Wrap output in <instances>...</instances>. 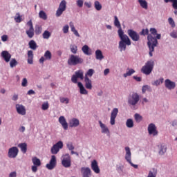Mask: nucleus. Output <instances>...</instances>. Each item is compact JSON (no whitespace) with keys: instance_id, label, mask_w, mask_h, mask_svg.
I'll list each match as a JSON object with an SVG mask.
<instances>
[{"instance_id":"nucleus-1","label":"nucleus","mask_w":177,"mask_h":177,"mask_svg":"<svg viewBox=\"0 0 177 177\" xmlns=\"http://www.w3.org/2000/svg\"><path fill=\"white\" fill-rule=\"evenodd\" d=\"M149 31L151 34H149L147 36V45L149 49V56L151 57L153 56V52H154V48L158 44L157 39H161V34H157V29L154 28H151Z\"/></svg>"},{"instance_id":"nucleus-2","label":"nucleus","mask_w":177,"mask_h":177,"mask_svg":"<svg viewBox=\"0 0 177 177\" xmlns=\"http://www.w3.org/2000/svg\"><path fill=\"white\" fill-rule=\"evenodd\" d=\"M118 34L119 38H120V41H119V49L120 52H122V50L127 49V45H128V46L131 45V39H129L128 35L124 34V30H122V29H118Z\"/></svg>"},{"instance_id":"nucleus-3","label":"nucleus","mask_w":177,"mask_h":177,"mask_svg":"<svg viewBox=\"0 0 177 177\" xmlns=\"http://www.w3.org/2000/svg\"><path fill=\"white\" fill-rule=\"evenodd\" d=\"M84 59L81 58L80 55H71L68 59V66H77V64H82Z\"/></svg>"},{"instance_id":"nucleus-4","label":"nucleus","mask_w":177,"mask_h":177,"mask_svg":"<svg viewBox=\"0 0 177 177\" xmlns=\"http://www.w3.org/2000/svg\"><path fill=\"white\" fill-rule=\"evenodd\" d=\"M153 68H154V61L149 60L146 62L144 66H142L141 72L146 75H149V74H151Z\"/></svg>"},{"instance_id":"nucleus-5","label":"nucleus","mask_w":177,"mask_h":177,"mask_svg":"<svg viewBox=\"0 0 177 177\" xmlns=\"http://www.w3.org/2000/svg\"><path fill=\"white\" fill-rule=\"evenodd\" d=\"M78 78L82 80H84V71L78 70L75 72V75H73L71 77V82L73 84H78Z\"/></svg>"},{"instance_id":"nucleus-6","label":"nucleus","mask_w":177,"mask_h":177,"mask_svg":"<svg viewBox=\"0 0 177 177\" xmlns=\"http://www.w3.org/2000/svg\"><path fill=\"white\" fill-rule=\"evenodd\" d=\"M139 100H140L139 94L134 93L129 97L128 103L130 106H136L137 103H139Z\"/></svg>"},{"instance_id":"nucleus-7","label":"nucleus","mask_w":177,"mask_h":177,"mask_svg":"<svg viewBox=\"0 0 177 177\" xmlns=\"http://www.w3.org/2000/svg\"><path fill=\"white\" fill-rule=\"evenodd\" d=\"M66 8H67V2H66L65 0H62L59 3L58 9L57 10V12L55 14L56 17H60V16L63 15V12L66 10Z\"/></svg>"},{"instance_id":"nucleus-8","label":"nucleus","mask_w":177,"mask_h":177,"mask_svg":"<svg viewBox=\"0 0 177 177\" xmlns=\"http://www.w3.org/2000/svg\"><path fill=\"white\" fill-rule=\"evenodd\" d=\"M126 151V155H125V160H127V162L131 165V167H133V168L138 169V165H134L132 163V160H131V149L129 147H125Z\"/></svg>"},{"instance_id":"nucleus-9","label":"nucleus","mask_w":177,"mask_h":177,"mask_svg":"<svg viewBox=\"0 0 177 177\" xmlns=\"http://www.w3.org/2000/svg\"><path fill=\"white\" fill-rule=\"evenodd\" d=\"M60 149H63V142L59 141L51 147L50 152L52 154H57L60 151Z\"/></svg>"},{"instance_id":"nucleus-10","label":"nucleus","mask_w":177,"mask_h":177,"mask_svg":"<svg viewBox=\"0 0 177 177\" xmlns=\"http://www.w3.org/2000/svg\"><path fill=\"white\" fill-rule=\"evenodd\" d=\"M127 34L129 37H130V38L132 39V41H138L139 39H140V36L139 34L132 29H129L127 30Z\"/></svg>"},{"instance_id":"nucleus-11","label":"nucleus","mask_w":177,"mask_h":177,"mask_svg":"<svg viewBox=\"0 0 177 177\" xmlns=\"http://www.w3.org/2000/svg\"><path fill=\"white\" fill-rule=\"evenodd\" d=\"M62 165L65 168H70V167H71V157L69 154L64 156L63 160H62Z\"/></svg>"},{"instance_id":"nucleus-12","label":"nucleus","mask_w":177,"mask_h":177,"mask_svg":"<svg viewBox=\"0 0 177 177\" xmlns=\"http://www.w3.org/2000/svg\"><path fill=\"white\" fill-rule=\"evenodd\" d=\"M19 154V149L17 147H12L8 149V156L9 158H16Z\"/></svg>"},{"instance_id":"nucleus-13","label":"nucleus","mask_w":177,"mask_h":177,"mask_svg":"<svg viewBox=\"0 0 177 177\" xmlns=\"http://www.w3.org/2000/svg\"><path fill=\"white\" fill-rule=\"evenodd\" d=\"M148 133L149 135H153V136H157L158 135V131H157V127L154 123H151L148 126Z\"/></svg>"},{"instance_id":"nucleus-14","label":"nucleus","mask_w":177,"mask_h":177,"mask_svg":"<svg viewBox=\"0 0 177 177\" xmlns=\"http://www.w3.org/2000/svg\"><path fill=\"white\" fill-rule=\"evenodd\" d=\"M57 160H56V156L53 155L51 156V159L50 160V162L46 165V168L48 169H53L56 167Z\"/></svg>"},{"instance_id":"nucleus-15","label":"nucleus","mask_w":177,"mask_h":177,"mask_svg":"<svg viewBox=\"0 0 177 177\" xmlns=\"http://www.w3.org/2000/svg\"><path fill=\"white\" fill-rule=\"evenodd\" d=\"M118 114V109L114 108L112 110V112L111 113V120H110L111 125H114L115 124V118H117Z\"/></svg>"},{"instance_id":"nucleus-16","label":"nucleus","mask_w":177,"mask_h":177,"mask_svg":"<svg viewBox=\"0 0 177 177\" xmlns=\"http://www.w3.org/2000/svg\"><path fill=\"white\" fill-rule=\"evenodd\" d=\"M81 172L83 177H90L92 175V171L89 167H82Z\"/></svg>"},{"instance_id":"nucleus-17","label":"nucleus","mask_w":177,"mask_h":177,"mask_svg":"<svg viewBox=\"0 0 177 177\" xmlns=\"http://www.w3.org/2000/svg\"><path fill=\"white\" fill-rule=\"evenodd\" d=\"M17 113L21 115H26V107L21 104H17L16 106Z\"/></svg>"},{"instance_id":"nucleus-18","label":"nucleus","mask_w":177,"mask_h":177,"mask_svg":"<svg viewBox=\"0 0 177 177\" xmlns=\"http://www.w3.org/2000/svg\"><path fill=\"white\" fill-rule=\"evenodd\" d=\"M91 169H93L95 174H100V168H99V165L96 160H93L91 162Z\"/></svg>"},{"instance_id":"nucleus-19","label":"nucleus","mask_w":177,"mask_h":177,"mask_svg":"<svg viewBox=\"0 0 177 177\" xmlns=\"http://www.w3.org/2000/svg\"><path fill=\"white\" fill-rule=\"evenodd\" d=\"M1 56L6 63H9V62H10V59L12 58V55H10V53H9V52L7 50L2 51Z\"/></svg>"},{"instance_id":"nucleus-20","label":"nucleus","mask_w":177,"mask_h":177,"mask_svg":"<svg viewBox=\"0 0 177 177\" xmlns=\"http://www.w3.org/2000/svg\"><path fill=\"white\" fill-rule=\"evenodd\" d=\"M59 122L65 131L68 129V124L67 123V120H66V118H64V116H60L59 118Z\"/></svg>"},{"instance_id":"nucleus-21","label":"nucleus","mask_w":177,"mask_h":177,"mask_svg":"<svg viewBox=\"0 0 177 177\" xmlns=\"http://www.w3.org/2000/svg\"><path fill=\"white\" fill-rule=\"evenodd\" d=\"M165 87L169 90L175 89V86H176V84H175V82L171 81L169 79H167L165 81Z\"/></svg>"},{"instance_id":"nucleus-22","label":"nucleus","mask_w":177,"mask_h":177,"mask_svg":"<svg viewBox=\"0 0 177 177\" xmlns=\"http://www.w3.org/2000/svg\"><path fill=\"white\" fill-rule=\"evenodd\" d=\"M80 125V120L75 118H72L69 121L70 128H77Z\"/></svg>"},{"instance_id":"nucleus-23","label":"nucleus","mask_w":177,"mask_h":177,"mask_svg":"<svg viewBox=\"0 0 177 177\" xmlns=\"http://www.w3.org/2000/svg\"><path fill=\"white\" fill-rule=\"evenodd\" d=\"M77 86L80 89V92L81 95H88V91L86 88L84 86V84L81 83V82H77Z\"/></svg>"},{"instance_id":"nucleus-24","label":"nucleus","mask_w":177,"mask_h":177,"mask_svg":"<svg viewBox=\"0 0 177 177\" xmlns=\"http://www.w3.org/2000/svg\"><path fill=\"white\" fill-rule=\"evenodd\" d=\"M84 83H85V88L91 91L93 88L92 80H91V79H89V77H84Z\"/></svg>"},{"instance_id":"nucleus-25","label":"nucleus","mask_w":177,"mask_h":177,"mask_svg":"<svg viewBox=\"0 0 177 177\" xmlns=\"http://www.w3.org/2000/svg\"><path fill=\"white\" fill-rule=\"evenodd\" d=\"M28 64H34V53L32 50L28 51Z\"/></svg>"},{"instance_id":"nucleus-26","label":"nucleus","mask_w":177,"mask_h":177,"mask_svg":"<svg viewBox=\"0 0 177 177\" xmlns=\"http://www.w3.org/2000/svg\"><path fill=\"white\" fill-rule=\"evenodd\" d=\"M99 124L102 129V133H110V130H109V128L102 121H99Z\"/></svg>"},{"instance_id":"nucleus-27","label":"nucleus","mask_w":177,"mask_h":177,"mask_svg":"<svg viewBox=\"0 0 177 177\" xmlns=\"http://www.w3.org/2000/svg\"><path fill=\"white\" fill-rule=\"evenodd\" d=\"M95 59H97V60H103V59H104V56H103V53H102V50H97L95 51Z\"/></svg>"},{"instance_id":"nucleus-28","label":"nucleus","mask_w":177,"mask_h":177,"mask_svg":"<svg viewBox=\"0 0 177 177\" xmlns=\"http://www.w3.org/2000/svg\"><path fill=\"white\" fill-rule=\"evenodd\" d=\"M18 147H20L21 151H22L24 154H26V153H27V143H20L18 145Z\"/></svg>"},{"instance_id":"nucleus-29","label":"nucleus","mask_w":177,"mask_h":177,"mask_svg":"<svg viewBox=\"0 0 177 177\" xmlns=\"http://www.w3.org/2000/svg\"><path fill=\"white\" fill-rule=\"evenodd\" d=\"M158 172V170H157V169H156V168H152V169L149 171L147 177H156Z\"/></svg>"},{"instance_id":"nucleus-30","label":"nucleus","mask_w":177,"mask_h":177,"mask_svg":"<svg viewBox=\"0 0 177 177\" xmlns=\"http://www.w3.org/2000/svg\"><path fill=\"white\" fill-rule=\"evenodd\" d=\"M28 45L29 48H30V49H32V50H36L37 48H38L37 43L34 40H30L28 43Z\"/></svg>"},{"instance_id":"nucleus-31","label":"nucleus","mask_w":177,"mask_h":177,"mask_svg":"<svg viewBox=\"0 0 177 177\" xmlns=\"http://www.w3.org/2000/svg\"><path fill=\"white\" fill-rule=\"evenodd\" d=\"M32 162L33 165H36L37 167H41V160L39 158H37V156H35L32 158Z\"/></svg>"},{"instance_id":"nucleus-32","label":"nucleus","mask_w":177,"mask_h":177,"mask_svg":"<svg viewBox=\"0 0 177 177\" xmlns=\"http://www.w3.org/2000/svg\"><path fill=\"white\" fill-rule=\"evenodd\" d=\"M69 25L71 28L72 32H73V34H75L76 37H80V33H78V31L75 30V27L74 26V23L70 22Z\"/></svg>"},{"instance_id":"nucleus-33","label":"nucleus","mask_w":177,"mask_h":177,"mask_svg":"<svg viewBox=\"0 0 177 177\" xmlns=\"http://www.w3.org/2000/svg\"><path fill=\"white\" fill-rule=\"evenodd\" d=\"M82 50L84 55H86L87 56L91 55V53H89V46H88V45H84L82 48Z\"/></svg>"},{"instance_id":"nucleus-34","label":"nucleus","mask_w":177,"mask_h":177,"mask_svg":"<svg viewBox=\"0 0 177 177\" xmlns=\"http://www.w3.org/2000/svg\"><path fill=\"white\" fill-rule=\"evenodd\" d=\"M127 70H129L126 73L123 74V77L124 78H127V77H131V75H132V74H135V70H133V68H128Z\"/></svg>"},{"instance_id":"nucleus-35","label":"nucleus","mask_w":177,"mask_h":177,"mask_svg":"<svg viewBox=\"0 0 177 177\" xmlns=\"http://www.w3.org/2000/svg\"><path fill=\"white\" fill-rule=\"evenodd\" d=\"M164 2L165 3H169V2H171L174 9H177V0H164Z\"/></svg>"},{"instance_id":"nucleus-36","label":"nucleus","mask_w":177,"mask_h":177,"mask_svg":"<svg viewBox=\"0 0 177 177\" xmlns=\"http://www.w3.org/2000/svg\"><path fill=\"white\" fill-rule=\"evenodd\" d=\"M39 17L42 20H46L48 19V15H46V13L44 10H41L39 12Z\"/></svg>"},{"instance_id":"nucleus-37","label":"nucleus","mask_w":177,"mask_h":177,"mask_svg":"<svg viewBox=\"0 0 177 177\" xmlns=\"http://www.w3.org/2000/svg\"><path fill=\"white\" fill-rule=\"evenodd\" d=\"M138 2L140 3V6L143 9H147L148 6H147V1H146V0H138Z\"/></svg>"},{"instance_id":"nucleus-38","label":"nucleus","mask_w":177,"mask_h":177,"mask_svg":"<svg viewBox=\"0 0 177 177\" xmlns=\"http://www.w3.org/2000/svg\"><path fill=\"white\" fill-rule=\"evenodd\" d=\"M114 19H115L114 25L115 26V27H118V28H119V30H122V28H121V24H120L118 17H117V16H115Z\"/></svg>"},{"instance_id":"nucleus-39","label":"nucleus","mask_w":177,"mask_h":177,"mask_svg":"<svg viewBox=\"0 0 177 177\" xmlns=\"http://www.w3.org/2000/svg\"><path fill=\"white\" fill-rule=\"evenodd\" d=\"M71 52L73 53V55H77V52H78V47L75 45L70 46Z\"/></svg>"},{"instance_id":"nucleus-40","label":"nucleus","mask_w":177,"mask_h":177,"mask_svg":"<svg viewBox=\"0 0 177 177\" xmlns=\"http://www.w3.org/2000/svg\"><path fill=\"white\" fill-rule=\"evenodd\" d=\"M164 82V78L160 77L159 80H155L153 83L152 85H154L155 86H158L160 84H162Z\"/></svg>"},{"instance_id":"nucleus-41","label":"nucleus","mask_w":177,"mask_h":177,"mask_svg":"<svg viewBox=\"0 0 177 177\" xmlns=\"http://www.w3.org/2000/svg\"><path fill=\"white\" fill-rule=\"evenodd\" d=\"M35 32L36 35H39L42 32V27H41L39 25H37L35 26Z\"/></svg>"},{"instance_id":"nucleus-42","label":"nucleus","mask_w":177,"mask_h":177,"mask_svg":"<svg viewBox=\"0 0 177 177\" xmlns=\"http://www.w3.org/2000/svg\"><path fill=\"white\" fill-rule=\"evenodd\" d=\"M28 38H32L34 37V28L29 29L26 31Z\"/></svg>"},{"instance_id":"nucleus-43","label":"nucleus","mask_w":177,"mask_h":177,"mask_svg":"<svg viewBox=\"0 0 177 177\" xmlns=\"http://www.w3.org/2000/svg\"><path fill=\"white\" fill-rule=\"evenodd\" d=\"M19 63L17 62L16 59L12 58L10 62V66L11 68H13V67H16Z\"/></svg>"},{"instance_id":"nucleus-44","label":"nucleus","mask_w":177,"mask_h":177,"mask_svg":"<svg viewBox=\"0 0 177 177\" xmlns=\"http://www.w3.org/2000/svg\"><path fill=\"white\" fill-rule=\"evenodd\" d=\"M50 32L45 30L42 35V37L44 39H49V38H50Z\"/></svg>"},{"instance_id":"nucleus-45","label":"nucleus","mask_w":177,"mask_h":177,"mask_svg":"<svg viewBox=\"0 0 177 177\" xmlns=\"http://www.w3.org/2000/svg\"><path fill=\"white\" fill-rule=\"evenodd\" d=\"M44 57L46 60H50V59H52V53L49 50H46L44 53Z\"/></svg>"},{"instance_id":"nucleus-46","label":"nucleus","mask_w":177,"mask_h":177,"mask_svg":"<svg viewBox=\"0 0 177 177\" xmlns=\"http://www.w3.org/2000/svg\"><path fill=\"white\" fill-rule=\"evenodd\" d=\"M127 128H133V120L132 119H128L126 122Z\"/></svg>"},{"instance_id":"nucleus-47","label":"nucleus","mask_w":177,"mask_h":177,"mask_svg":"<svg viewBox=\"0 0 177 177\" xmlns=\"http://www.w3.org/2000/svg\"><path fill=\"white\" fill-rule=\"evenodd\" d=\"M134 118L136 122H140L142 120H143V117H142L139 113H136L134 115Z\"/></svg>"},{"instance_id":"nucleus-48","label":"nucleus","mask_w":177,"mask_h":177,"mask_svg":"<svg viewBox=\"0 0 177 177\" xmlns=\"http://www.w3.org/2000/svg\"><path fill=\"white\" fill-rule=\"evenodd\" d=\"M94 6L96 10H102V4H100V2H99V1H95Z\"/></svg>"},{"instance_id":"nucleus-49","label":"nucleus","mask_w":177,"mask_h":177,"mask_svg":"<svg viewBox=\"0 0 177 177\" xmlns=\"http://www.w3.org/2000/svg\"><path fill=\"white\" fill-rule=\"evenodd\" d=\"M95 74V70L93 69H88L86 73L85 74L84 77H92Z\"/></svg>"},{"instance_id":"nucleus-50","label":"nucleus","mask_w":177,"mask_h":177,"mask_svg":"<svg viewBox=\"0 0 177 177\" xmlns=\"http://www.w3.org/2000/svg\"><path fill=\"white\" fill-rule=\"evenodd\" d=\"M168 21H169V24L171 25V27H172V28H175L176 25H175V21H174V19H172L171 17H169L168 19Z\"/></svg>"},{"instance_id":"nucleus-51","label":"nucleus","mask_w":177,"mask_h":177,"mask_svg":"<svg viewBox=\"0 0 177 177\" xmlns=\"http://www.w3.org/2000/svg\"><path fill=\"white\" fill-rule=\"evenodd\" d=\"M61 103H65L66 104H68V102H70V100H68V98H66V97H61L59 99Z\"/></svg>"},{"instance_id":"nucleus-52","label":"nucleus","mask_w":177,"mask_h":177,"mask_svg":"<svg viewBox=\"0 0 177 177\" xmlns=\"http://www.w3.org/2000/svg\"><path fill=\"white\" fill-rule=\"evenodd\" d=\"M42 110H48L49 109V104L48 102H44L41 105Z\"/></svg>"},{"instance_id":"nucleus-53","label":"nucleus","mask_w":177,"mask_h":177,"mask_svg":"<svg viewBox=\"0 0 177 177\" xmlns=\"http://www.w3.org/2000/svg\"><path fill=\"white\" fill-rule=\"evenodd\" d=\"M76 3L79 8L84 6V0H77Z\"/></svg>"},{"instance_id":"nucleus-54","label":"nucleus","mask_w":177,"mask_h":177,"mask_svg":"<svg viewBox=\"0 0 177 177\" xmlns=\"http://www.w3.org/2000/svg\"><path fill=\"white\" fill-rule=\"evenodd\" d=\"M140 35H149V29H142Z\"/></svg>"},{"instance_id":"nucleus-55","label":"nucleus","mask_w":177,"mask_h":177,"mask_svg":"<svg viewBox=\"0 0 177 177\" xmlns=\"http://www.w3.org/2000/svg\"><path fill=\"white\" fill-rule=\"evenodd\" d=\"M17 17L15 18L16 23H21V17H20V14H17Z\"/></svg>"},{"instance_id":"nucleus-56","label":"nucleus","mask_w":177,"mask_h":177,"mask_svg":"<svg viewBox=\"0 0 177 177\" xmlns=\"http://www.w3.org/2000/svg\"><path fill=\"white\" fill-rule=\"evenodd\" d=\"M170 37H171L172 38H177V30H173L170 33Z\"/></svg>"},{"instance_id":"nucleus-57","label":"nucleus","mask_w":177,"mask_h":177,"mask_svg":"<svg viewBox=\"0 0 177 177\" xmlns=\"http://www.w3.org/2000/svg\"><path fill=\"white\" fill-rule=\"evenodd\" d=\"M67 148L68 149V150H74V145H73L72 142H69L66 145Z\"/></svg>"},{"instance_id":"nucleus-58","label":"nucleus","mask_w":177,"mask_h":177,"mask_svg":"<svg viewBox=\"0 0 177 177\" xmlns=\"http://www.w3.org/2000/svg\"><path fill=\"white\" fill-rule=\"evenodd\" d=\"M167 152V148L166 147H162L160 149V150L159 151V154H160V156H162V154H164V153Z\"/></svg>"},{"instance_id":"nucleus-59","label":"nucleus","mask_w":177,"mask_h":177,"mask_svg":"<svg viewBox=\"0 0 177 177\" xmlns=\"http://www.w3.org/2000/svg\"><path fill=\"white\" fill-rule=\"evenodd\" d=\"M68 28H69L68 25H66L64 26L63 28L64 34H67V32H68Z\"/></svg>"},{"instance_id":"nucleus-60","label":"nucleus","mask_w":177,"mask_h":177,"mask_svg":"<svg viewBox=\"0 0 177 177\" xmlns=\"http://www.w3.org/2000/svg\"><path fill=\"white\" fill-rule=\"evenodd\" d=\"M27 84H28V82L27 81V78H24L22 80L21 86H27Z\"/></svg>"},{"instance_id":"nucleus-61","label":"nucleus","mask_w":177,"mask_h":177,"mask_svg":"<svg viewBox=\"0 0 177 177\" xmlns=\"http://www.w3.org/2000/svg\"><path fill=\"white\" fill-rule=\"evenodd\" d=\"M27 26H28L30 27L29 29H32V28H34V26L32 25V21H31V20H30L29 21H28Z\"/></svg>"},{"instance_id":"nucleus-62","label":"nucleus","mask_w":177,"mask_h":177,"mask_svg":"<svg viewBox=\"0 0 177 177\" xmlns=\"http://www.w3.org/2000/svg\"><path fill=\"white\" fill-rule=\"evenodd\" d=\"M38 167L39 166H37L35 165H34L33 166H32V172H37L38 171Z\"/></svg>"},{"instance_id":"nucleus-63","label":"nucleus","mask_w":177,"mask_h":177,"mask_svg":"<svg viewBox=\"0 0 177 177\" xmlns=\"http://www.w3.org/2000/svg\"><path fill=\"white\" fill-rule=\"evenodd\" d=\"M147 89H149V86H143L142 88V93H146V91H147Z\"/></svg>"},{"instance_id":"nucleus-64","label":"nucleus","mask_w":177,"mask_h":177,"mask_svg":"<svg viewBox=\"0 0 177 177\" xmlns=\"http://www.w3.org/2000/svg\"><path fill=\"white\" fill-rule=\"evenodd\" d=\"M17 176V173L16 171H12L9 174V177H16Z\"/></svg>"}]
</instances>
